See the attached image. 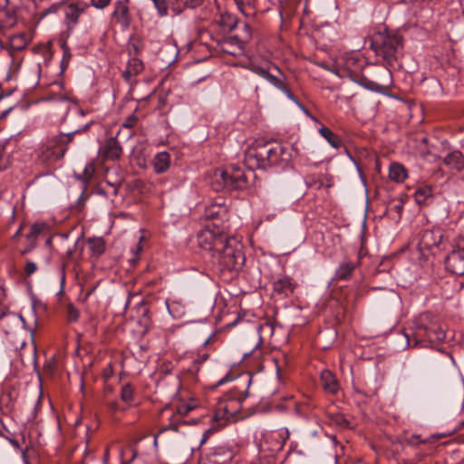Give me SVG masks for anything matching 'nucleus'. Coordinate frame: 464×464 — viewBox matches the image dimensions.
<instances>
[{
	"mask_svg": "<svg viewBox=\"0 0 464 464\" xmlns=\"http://www.w3.org/2000/svg\"><path fill=\"white\" fill-rule=\"evenodd\" d=\"M184 2L183 0H169L168 5L175 14H180L186 7Z\"/></svg>",
	"mask_w": 464,
	"mask_h": 464,
	"instance_id": "35",
	"label": "nucleus"
},
{
	"mask_svg": "<svg viewBox=\"0 0 464 464\" xmlns=\"http://www.w3.org/2000/svg\"><path fill=\"white\" fill-rule=\"evenodd\" d=\"M8 440V441L10 442V444L14 447L15 449L19 450L20 449V445H19V442L12 438H6Z\"/></svg>",
	"mask_w": 464,
	"mask_h": 464,
	"instance_id": "51",
	"label": "nucleus"
},
{
	"mask_svg": "<svg viewBox=\"0 0 464 464\" xmlns=\"http://www.w3.org/2000/svg\"><path fill=\"white\" fill-rule=\"evenodd\" d=\"M44 367L46 369L52 370V364L51 363L45 364Z\"/></svg>",
	"mask_w": 464,
	"mask_h": 464,
	"instance_id": "64",
	"label": "nucleus"
},
{
	"mask_svg": "<svg viewBox=\"0 0 464 464\" xmlns=\"http://www.w3.org/2000/svg\"><path fill=\"white\" fill-rule=\"evenodd\" d=\"M83 247H84L83 240H82V238L79 237L74 242L73 247H70V248L67 249L66 254H65L66 255V258L68 260H72L73 256H74V254L76 252H79V254L82 255V253L83 251Z\"/></svg>",
	"mask_w": 464,
	"mask_h": 464,
	"instance_id": "32",
	"label": "nucleus"
},
{
	"mask_svg": "<svg viewBox=\"0 0 464 464\" xmlns=\"http://www.w3.org/2000/svg\"><path fill=\"white\" fill-rule=\"evenodd\" d=\"M275 436H277V446L278 449H282L285 442L290 437V432L287 428H283L277 431L273 432Z\"/></svg>",
	"mask_w": 464,
	"mask_h": 464,
	"instance_id": "34",
	"label": "nucleus"
},
{
	"mask_svg": "<svg viewBox=\"0 0 464 464\" xmlns=\"http://www.w3.org/2000/svg\"><path fill=\"white\" fill-rule=\"evenodd\" d=\"M232 459V451L225 448H218L208 454L205 464H229Z\"/></svg>",
	"mask_w": 464,
	"mask_h": 464,
	"instance_id": "15",
	"label": "nucleus"
},
{
	"mask_svg": "<svg viewBox=\"0 0 464 464\" xmlns=\"http://www.w3.org/2000/svg\"><path fill=\"white\" fill-rule=\"evenodd\" d=\"M57 10V6L56 5H53L51 6L50 8L46 9L44 11V14L46 15L47 14L51 13V12H53L55 13Z\"/></svg>",
	"mask_w": 464,
	"mask_h": 464,
	"instance_id": "56",
	"label": "nucleus"
},
{
	"mask_svg": "<svg viewBox=\"0 0 464 464\" xmlns=\"http://www.w3.org/2000/svg\"><path fill=\"white\" fill-rule=\"evenodd\" d=\"M443 163L450 169L459 172L464 169V155L459 150H452L444 157Z\"/></svg>",
	"mask_w": 464,
	"mask_h": 464,
	"instance_id": "16",
	"label": "nucleus"
},
{
	"mask_svg": "<svg viewBox=\"0 0 464 464\" xmlns=\"http://www.w3.org/2000/svg\"><path fill=\"white\" fill-rule=\"evenodd\" d=\"M371 48L387 67L394 68L403 48V38L396 32L384 29L371 36Z\"/></svg>",
	"mask_w": 464,
	"mask_h": 464,
	"instance_id": "5",
	"label": "nucleus"
},
{
	"mask_svg": "<svg viewBox=\"0 0 464 464\" xmlns=\"http://www.w3.org/2000/svg\"><path fill=\"white\" fill-rule=\"evenodd\" d=\"M203 0H185L184 5L188 8H196L202 4Z\"/></svg>",
	"mask_w": 464,
	"mask_h": 464,
	"instance_id": "45",
	"label": "nucleus"
},
{
	"mask_svg": "<svg viewBox=\"0 0 464 464\" xmlns=\"http://www.w3.org/2000/svg\"><path fill=\"white\" fill-rule=\"evenodd\" d=\"M252 38L251 27L248 24H243V29L240 34L232 36V40H235L238 44H244Z\"/></svg>",
	"mask_w": 464,
	"mask_h": 464,
	"instance_id": "29",
	"label": "nucleus"
},
{
	"mask_svg": "<svg viewBox=\"0 0 464 464\" xmlns=\"http://www.w3.org/2000/svg\"><path fill=\"white\" fill-rule=\"evenodd\" d=\"M404 336L410 347H428L444 341L446 333L430 314H421L404 331Z\"/></svg>",
	"mask_w": 464,
	"mask_h": 464,
	"instance_id": "4",
	"label": "nucleus"
},
{
	"mask_svg": "<svg viewBox=\"0 0 464 464\" xmlns=\"http://www.w3.org/2000/svg\"><path fill=\"white\" fill-rule=\"evenodd\" d=\"M154 4V6L158 10V13L160 16H165L168 14V6L166 0H151Z\"/></svg>",
	"mask_w": 464,
	"mask_h": 464,
	"instance_id": "36",
	"label": "nucleus"
},
{
	"mask_svg": "<svg viewBox=\"0 0 464 464\" xmlns=\"http://www.w3.org/2000/svg\"><path fill=\"white\" fill-rule=\"evenodd\" d=\"M136 123V118L135 117H130L128 118L125 122L122 124V128L128 129L130 130L129 136H132V127Z\"/></svg>",
	"mask_w": 464,
	"mask_h": 464,
	"instance_id": "42",
	"label": "nucleus"
},
{
	"mask_svg": "<svg viewBox=\"0 0 464 464\" xmlns=\"http://www.w3.org/2000/svg\"><path fill=\"white\" fill-rule=\"evenodd\" d=\"M21 324H24V319L20 314L14 313L0 314V330L6 335L12 334Z\"/></svg>",
	"mask_w": 464,
	"mask_h": 464,
	"instance_id": "12",
	"label": "nucleus"
},
{
	"mask_svg": "<svg viewBox=\"0 0 464 464\" xmlns=\"http://www.w3.org/2000/svg\"><path fill=\"white\" fill-rule=\"evenodd\" d=\"M5 146L0 148V160L5 156Z\"/></svg>",
	"mask_w": 464,
	"mask_h": 464,
	"instance_id": "59",
	"label": "nucleus"
},
{
	"mask_svg": "<svg viewBox=\"0 0 464 464\" xmlns=\"http://www.w3.org/2000/svg\"><path fill=\"white\" fill-rule=\"evenodd\" d=\"M262 329H267L269 330L271 333L273 332V325L271 324H265L264 325L261 326Z\"/></svg>",
	"mask_w": 464,
	"mask_h": 464,
	"instance_id": "58",
	"label": "nucleus"
},
{
	"mask_svg": "<svg viewBox=\"0 0 464 464\" xmlns=\"http://www.w3.org/2000/svg\"><path fill=\"white\" fill-rule=\"evenodd\" d=\"M237 24V18L227 13L220 14L219 16L217 17L213 22V25L217 26L222 33L232 31L234 28H236Z\"/></svg>",
	"mask_w": 464,
	"mask_h": 464,
	"instance_id": "18",
	"label": "nucleus"
},
{
	"mask_svg": "<svg viewBox=\"0 0 464 464\" xmlns=\"http://www.w3.org/2000/svg\"><path fill=\"white\" fill-rule=\"evenodd\" d=\"M112 16L117 21V23L125 27L130 24L129 8L127 5L122 1H117L115 3V8L112 13Z\"/></svg>",
	"mask_w": 464,
	"mask_h": 464,
	"instance_id": "22",
	"label": "nucleus"
},
{
	"mask_svg": "<svg viewBox=\"0 0 464 464\" xmlns=\"http://www.w3.org/2000/svg\"><path fill=\"white\" fill-rule=\"evenodd\" d=\"M144 69L143 63L138 58H130L126 69L122 72V77L129 83H132V78L140 73Z\"/></svg>",
	"mask_w": 464,
	"mask_h": 464,
	"instance_id": "19",
	"label": "nucleus"
},
{
	"mask_svg": "<svg viewBox=\"0 0 464 464\" xmlns=\"http://www.w3.org/2000/svg\"><path fill=\"white\" fill-rule=\"evenodd\" d=\"M414 198L418 205H430L433 202L434 194L430 186H420L414 192Z\"/></svg>",
	"mask_w": 464,
	"mask_h": 464,
	"instance_id": "21",
	"label": "nucleus"
},
{
	"mask_svg": "<svg viewBox=\"0 0 464 464\" xmlns=\"http://www.w3.org/2000/svg\"><path fill=\"white\" fill-rule=\"evenodd\" d=\"M274 67L279 72L280 75L276 76L272 73H269L268 77L266 78V81H268L276 88L282 91L289 100L293 101L299 108H301L304 111L308 113L307 110L295 99V97L292 93L291 90L289 89L285 82V76L283 74L281 70L276 65H275Z\"/></svg>",
	"mask_w": 464,
	"mask_h": 464,
	"instance_id": "11",
	"label": "nucleus"
},
{
	"mask_svg": "<svg viewBox=\"0 0 464 464\" xmlns=\"http://www.w3.org/2000/svg\"><path fill=\"white\" fill-rule=\"evenodd\" d=\"M63 49V63H64V61H66V63H68L69 59L71 58V53H70V51L69 49L65 46V44H63L62 45Z\"/></svg>",
	"mask_w": 464,
	"mask_h": 464,
	"instance_id": "47",
	"label": "nucleus"
},
{
	"mask_svg": "<svg viewBox=\"0 0 464 464\" xmlns=\"http://www.w3.org/2000/svg\"><path fill=\"white\" fill-rule=\"evenodd\" d=\"M402 208H403V204L401 201L392 203L389 208V209L391 211H395L397 213L398 218H401Z\"/></svg>",
	"mask_w": 464,
	"mask_h": 464,
	"instance_id": "41",
	"label": "nucleus"
},
{
	"mask_svg": "<svg viewBox=\"0 0 464 464\" xmlns=\"http://www.w3.org/2000/svg\"><path fill=\"white\" fill-rule=\"evenodd\" d=\"M443 239V232L440 227L424 229L419 234L418 247L420 252L432 250L438 247Z\"/></svg>",
	"mask_w": 464,
	"mask_h": 464,
	"instance_id": "9",
	"label": "nucleus"
},
{
	"mask_svg": "<svg viewBox=\"0 0 464 464\" xmlns=\"http://www.w3.org/2000/svg\"><path fill=\"white\" fill-rule=\"evenodd\" d=\"M296 8V0L280 1V14L290 17L294 14Z\"/></svg>",
	"mask_w": 464,
	"mask_h": 464,
	"instance_id": "30",
	"label": "nucleus"
},
{
	"mask_svg": "<svg viewBox=\"0 0 464 464\" xmlns=\"http://www.w3.org/2000/svg\"><path fill=\"white\" fill-rule=\"evenodd\" d=\"M9 54H10L11 61H12L11 67L14 66V68L12 70H14V72H15L18 70L19 66H20L21 61H18L17 63H14V59L12 56L11 53Z\"/></svg>",
	"mask_w": 464,
	"mask_h": 464,
	"instance_id": "49",
	"label": "nucleus"
},
{
	"mask_svg": "<svg viewBox=\"0 0 464 464\" xmlns=\"http://www.w3.org/2000/svg\"><path fill=\"white\" fill-rule=\"evenodd\" d=\"M220 51L228 53L233 56H237L243 52L244 46L238 44L235 40H232V36L227 37L222 41H218Z\"/></svg>",
	"mask_w": 464,
	"mask_h": 464,
	"instance_id": "24",
	"label": "nucleus"
},
{
	"mask_svg": "<svg viewBox=\"0 0 464 464\" xmlns=\"http://www.w3.org/2000/svg\"><path fill=\"white\" fill-rule=\"evenodd\" d=\"M205 211V255L208 266L218 271H238L246 261L243 246L227 235V226L218 217Z\"/></svg>",
	"mask_w": 464,
	"mask_h": 464,
	"instance_id": "1",
	"label": "nucleus"
},
{
	"mask_svg": "<svg viewBox=\"0 0 464 464\" xmlns=\"http://www.w3.org/2000/svg\"><path fill=\"white\" fill-rule=\"evenodd\" d=\"M320 382L323 389L329 393L335 394L340 389L335 375L329 370H324L320 374Z\"/></svg>",
	"mask_w": 464,
	"mask_h": 464,
	"instance_id": "17",
	"label": "nucleus"
},
{
	"mask_svg": "<svg viewBox=\"0 0 464 464\" xmlns=\"http://www.w3.org/2000/svg\"><path fill=\"white\" fill-rule=\"evenodd\" d=\"M228 379V374H226L224 377H222L217 383V385H221L225 383Z\"/></svg>",
	"mask_w": 464,
	"mask_h": 464,
	"instance_id": "57",
	"label": "nucleus"
},
{
	"mask_svg": "<svg viewBox=\"0 0 464 464\" xmlns=\"http://www.w3.org/2000/svg\"><path fill=\"white\" fill-rule=\"evenodd\" d=\"M113 375L112 364H108L102 371V377L104 380H109Z\"/></svg>",
	"mask_w": 464,
	"mask_h": 464,
	"instance_id": "43",
	"label": "nucleus"
},
{
	"mask_svg": "<svg viewBox=\"0 0 464 464\" xmlns=\"http://www.w3.org/2000/svg\"><path fill=\"white\" fill-rule=\"evenodd\" d=\"M445 267L451 274L464 275V240L459 242L445 257Z\"/></svg>",
	"mask_w": 464,
	"mask_h": 464,
	"instance_id": "8",
	"label": "nucleus"
},
{
	"mask_svg": "<svg viewBox=\"0 0 464 464\" xmlns=\"http://www.w3.org/2000/svg\"><path fill=\"white\" fill-rule=\"evenodd\" d=\"M111 0H92L93 6L99 9H103L110 4Z\"/></svg>",
	"mask_w": 464,
	"mask_h": 464,
	"instance_id": "44",
	"label": "nucleus"
},
{
	"mask_svg": "<svg viewBox=\"0 0 464 464\" xmlns=\"http://www.w3.org/2000/svg\"><path fill=\"white\" fill-rule=\"evenodd\" d=\"M9 0H0V11H4L7 8Z\"/></svg>",
	"mask_w": 464,
	"mask_h": 464,
	"instance_id": "50",
	"label": "nucleus"
},
{
	"mask_svg": "<svg viewBox=\"0 0 464 464\" xmlns=\"http://www.w3.org/2000/svg\"><path fill=\"white\" fill-rule=\"evenodd\" d=\"M359 264V260L353 262L348 257H344L335 269L334 279L349 280Z\"/></svg>",
	"mask_w": 464,
	"mask_h": 464,
	"instance_id": "14",
	"label": "nucleus"
},
{
	"mask_svg": "<svg viewBox=\"0 0 464 464\" xmlns=\"http://www.w3.org/2000/svg\"><path fill=\"white\" fill-rule=\"evenodd\" d=\"M121 399L126 403H130L134 399V389L129 383L124 384L121 391Z\"/></svg>",
	"mask_w": 464,
	"mask_h": 464,
	"instance_id": "33",
	"label": "nucleus"
},
{
	"mask_svg": "<svg viewBox=\"0 0 464 464\" xmlns=\"http://www.w3.org/2000/svg\"><path fill=\"white\" fill-rule=\"evenodd\" d=\"M90 125L91 123H87L82 129L68 133H61L48 140L47 142L43 144L36 151L37 161L43 165H46L62 159L68 149L69 143L72 140L74 134L89 129Z\"/></svg>",
	"mask_w": 464,
	"mask_h": 464,
	"instance_id": "7",
	"label": "nucleus"
},
{
	"mask_svg": "<svg viewBox=\"0 0 464 464\" xmlns=\"http://www.w3.org/2000/svg\"><path fill=\"white\" fill-rule=\"evenodd\" d=\"M295 285L292 278L283 276L276 280L273 284V295L277 298H285L293 294Z\"/></svg>",
	"mask_w": 464,
	"mask_h": 464,
	"instance_id": "13",
	"label": "nucleus"
},
{
	"mask_svg": "<svg viewBox=\"0 0 464 464\" xmlns=\"http://www.w3.org/2000/svg\"><path fill=\"white\" fill-rule=\"evenodd\" d=\"M250 70H251L254 73L257 74L258 76H260V77H262V78H264V79H266V78L268 77V75H269V73H270V72H269V71H268L267 69H266V68H264V67H261V66H259V65H256V64H252V65L250 66Z\"/></svg>",
	"mask_w": 464,
	"mask_h": 464,
	"instance_id": "38",
	"label": "nucleus"
},
{
	"mask_svg": "<svg viewBox=\"0 0 464 464\" xmlns=\"http://www.w3.org/2000/svg\"><path fill=\"white\" fill-rule=\"evenodd\" d=\"M200 420L199 419H188V420H186L185 422L189 424V425H196L198 423H199Z\"/></svg>",
	"mask_w": 464,
	"mask_h": 464,
	"instance_id": "54",
	"label": "nucleus"
},
{
	"mask_svg": "<svg viewBox=\"0 0 464 464\" xmlns=\"http://www.w3.org/2000/svg\"><path fill=\"white\" fill-rule=\"evenodd\" d=\"M67 320L74 323L79 319V311L72 304H68L66 308Z\"/></svg>",
	"mask_w": 464,
	"mask_h": 464,
	"instance_id": "37",
	"label": "nucleus"
},
{
	"mask_svg": "<svg viewBox=\"0 0 464 464\" xmlns=\"http://www.w3.org/2000/svg\"><path fill=\"white\" fill-rule=\"evenodd\" d=\"M84 12V7L80 4H71L65 8V20L69 28L74 26L81 14Z\"/></svg>",
	"mask_w": 464,
	"mask_h": 464,
	"instance_id": "23",
	"label": "nucleus"
},
{
	"mask_svg": "<svg viewBox=\"0 0 464 464\" xmlns=\"http://www.w3.org/2000/svg\"><path fill=\"white\" fill-rule=\"evenodd\" d=\"M23 458H24V463H25V464H30V463H29V461H28V460H27V459H26V455H25V452H24V451L23 452Z\"/></svg>",
	"mask_w": 464,
	"mask_h": 464,
	"instance_id": "62",
	"label": "nucleus"
},
{
	"mask_svg": "<svg viewBox=\"0 0 464 464\" xmlns=\"http://www.w3.org/2000/svg\"><path fill=\"white\" fill-rule=\"evenodd\" d=\"M389 178L397 183H402L407 178V170L401 164L392 163L389 169Z\"/></svg>",
	"mask_w": 464,
	"mask_h": 464,
	"instance_id": "26",
	"label": "nucleus"
},
{
	"mask_svg": "<svg viewBox=\"0 0 464 464\" xmlns=\"http://www.w3.org/2000/svg\"><path fill=\"white\" fill-rule=\"evenodd\" d=\"M37 270V266L33 261H27L24 266V274L26 276H32Z\"/></svg>",
	"mask_w": 464,
	"mask_h": 464,
	"instance_id": "40",
	"label": "nucleus"
},
{
	"mask_svg": "<svg viewBox=\"0 0 464 464\" xmlns=\"http://www.w3.org/2000/svg\"><path fill=\"white\" fill-rule=\"evenodd\" d=\"M319 132L334 149H339L343 146L342 140L329 128L323 126L319 129Z\"/></svg>",
	"mask_w": 464,
	"mask_h": 464,
	"instance_id": "27",
	"label": "nucleus"
},
{
	"mask_svg": "<svg viewBox=\"0 0 464 464\" xmlns=\"http://www.w3.org/2000/svg\"><path fill=\"white\" fill-rule=\"evenodd\" d=\"M27 242H28V244H27L26 247L21 251L22 256H24V255L30 253L36 246V243L34 241H27Z\"/></svg>",
	"mask_w": 464,
	"mask_h": 464,
	"instance_id": "46",
	"label": "nucleus"
},
{
	"mask_svg": "<svg viewBox=\"0 0 464 464\" xmlns=\"http://www.w3.org/2000/svg\"><path fill=\"white\" fill-rule=\"evenodd\" d=\"M287 146L278 142L256 140L245 151L244 162L247 169H266L273 166L284 168L290 160Z\"/></svg>",
	"mask_w": 464,
	"mask_h": 464,
	"instance_id": "3",
	"label": "nucleus"
},
{
	"mask_svg": "<svg viewBox=\"0 0 464 464\" xmlns=\"http://www.w3.org/2000/svg\"><path fill=\"white\" fill-rule=\"evenodd\" d=\"M64 280H65V275H64V272L63 271V276H62V285H63Z\"/></svg>",
	"mask_w": 464,
	"mask_h": 464,
	"instance_id": "63",
	"label": "nucleus"
},
{
	"mask_svg": "<svg viewBox=\"0 0 464 464\" xmlns=\"http://www.w3.org/2000/svg\"><path fill=\"white\" fill-rule=\"evenodd\" d=\"M445 356L446 358L448 359L449 362L454 366L455 365V361H454V358L452 357V355L449 353H445Z\"/></svg>",
	"mask_w": 464,
	"mask_h": 464,
	"instance_id": "53",
	"label": "nucleus"
},
{
	"mask_svg": "<svg viewBox=\"0 0 464 464\" xmlns=\"http://www.w3.org/2000/svg\"><path fill=\"white\" fill-rule=\"evenodd\" d=\"M92 173H93V167L92 165L86 167L84 169L85 179L86 180L90 179L92 178Z\"/></svg>",
	"mask_w": 464,
	"mask_h": 464,
	"instance_id": "48",
	"label": "nucleus"
},
{
	"mask_svg": "<svg viewBox=\"0 0 464 464\" xmlns=\"http://www.w3.org/2000/svg\"><path fill=\"white\" fill-rule=\"evenodd\" d=\"M253 375L249 372L240 373L235 379L233 388L218 398L210 417V427L205 430L207 439L220 430L242 409V401L248 396Z\"/></svg>",
	"mask_w": 464,
	"mask_h": 464,
	"instance_id": "2",
	"label": "nucleus"
},
{
	"mask_svg": "<svg viewBox=\"0 0 464 464\" xmlns=\"http://www.w3.org/2000/svg\"><path fill=\"white\" fill-rule=\"evenodd\" d=\"M122 154V148L116 137L107 139L99 148V155L105 160H117Z\"/></svg>",
	"mask_w": 464,
	"mask_h": 464,
	"instance_id": "10",
	"label": "nucleus"
},
{
	"mask_svg": "<svg viewBox=\"0 0 464 464\" xmlns=\"http://www.w3.org/2000/svg\"><path fill=\"white\" fill-rule=\"evenodd\" d=\"M48 229V225L46 223H34L31 228L30 232L26 235L27 241H34L36 243L37 237L44 233Z\"/></svg>",
	"mask_w": 464,
	"mask_h": 464,
	"instance_id": "28",
	"label": "nucleus"
},
{
	"mask_svg": "<svg viewBox=\"0 0 464 464\" xmlns=\"http://www.w3.org/2000/svg\"><path fill=\"white\" fill-rule=\"evenodd\" d=\"M33 360H34V362L35 363V362H36V346L34 344L33 345Z\"/></svg>",
	"mask_w": 464,
	"mask_h": 464,
	"instance_id": "60",
	"label": "nucleus"
},
{
	"mask_svg": "<svg viewBox=\"0 0 464 464\" xmlns=\"http://www.w3.org/2000/svg\"><path fill=\"white\" fill-rule=\"evenodd\" d=\"M111 409H112L113 411H116V410L118 409V403H117V402H113V403H111Z\"/></svg>",
	"mask_w": 464,
	"mask_h": 464,
	"instance_id": "61",
	"label": "nucleus"
},
{
	"mask_svg": "<svg viewBox=\"0 0 464 464\" xmlns=\"http://www.w3.org/2000/svg\"><path fill=\"white\" fill-rule=\"evenodd\" d=\"M170 155L167 151L157 153L152 160L154 171L158 174L166 172L170 167Z\"/></svg>",
	"mask_w": 464,
	"mask_h": 464,
	"instance_id": "20",
	"label": "nucleus"
},
{
	"mask_svg": "<svg viewBox=\"0 0 464 464\" xmlns=\"http://www.w3.org/2000/svg\"><path fill=\"white\" fill-rule=\"evenodd\" d=\"M205 181H208V186L218 192L223 189H244L247 186V176L238 167H232L229 170L212 169L205 177Z\"/></svg>",
	"mask_w": 464,
	"mask_h": 464,
	"instance_id": "6",
	"label": "nucleus"
},
{
	"mask_svg": "<svg viewBox=\"0 0 464 464\" xmlns=\"http://www.w3.org/2000/svg\"><path fill=\"white\" fill-rule=\"evenodd\" d=\"M215 336H216V334L210 335L207 340H205V346L213 343L215 341Z\"/></svg>",
	"mask_w": 464,
	"mask_h": 464,
	"instance_id": "55",
	"label": "nucleus"
},
{
	"mask_svg": "<svg viewBox=\"0 0 464 464\" xmlns=\"http://www.w3.org/2000/svg\"><path fill=\"white\" fill-rule=\"evenodd\" d=\"M89 247L92 255L101 256L105 250L104 241L102 238L89 239Z\"/></svg>",
	"mask_w": 464,
	"mask_h": 464,
	"instance_id": "31",
	"label": "nucleus"
},
{
	"mask_svg": "<svg viewBox=\"0 0 464 464\" xmlns=\"http://www.w3.org/2000/svg\"><path fill=\"white\" fill-rule=\"evenodd\" d=\"M46 100L50 102H60L63 106L65 113H67L70 110L74 109L79 115H85V112L82 108H79L76 104H72L71 101L64 95H52L47 97Z\"/></svg>",
	"mask_w": 464,
	"mask_h": 464,
	"instance_id": "25",
	"label": "nucleus"
},
{
	"mask_svg": "<svg viewBox=\"0 0 464 464\" xmlns=\"http://www.w3.org/2000/svg\"><path fill=\"white\" fill-rule=\"evenodd\" d=\"M95 288H96V287H95V286H93V287H92V288L88 289V290L85 292L84 296H83V301H86V300L89 298V296L93 293V291L95 290Z\"/></svg>",
	"mask_w": 464,
	"mask_h": 464,
	"instance_id": "52",
	"label": "nucleus"
},
{
	"mask_svg": "<svg viewBox=\"0 0 464 464\" xmlns=\"http://www.w3.org/2000/svg\"><path fill=\"white\" fill-rule=\"evenodd\" d=\"M316 188H321L322 187L325 186L326 188H330L333 186L332 179L327 178L326 175L320 176L318 178V180L314 182Z\"/></svg>",
	"mask_w": 464,
	"mask_h": 464,
	"instance_id": "39",
	"label": "nucleus"
}]
</instances>
